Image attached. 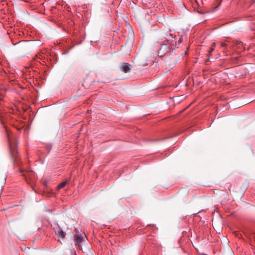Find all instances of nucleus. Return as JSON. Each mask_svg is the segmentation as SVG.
I'll use <instances>...</instances> for the list:
<instances>
[{
	"label": "nucleus",
	"mask_w": 255,
	"mask_h": 255,
	"mask_svg": "<svg viewBox=\"0 0 255 255\" xmlns=\"http://www.w3.org/2000/svg\"><path fill=\"white\" fill-rule=\"evenodd\" d=\"M10 153L12 160L15 162L18 161L19 155L17 149V143L15 139L11 137L9 135L8 137Z\"/></svg>",
	"instance_id": "f257e3e1"
},
{
	"label": "nucleus",
	"mask_w": 255,
	"mask_h": 255,
	"mask_svg": "<svg viewBox=\"0 0 255 255\" xmlns=\"http://www.w3.org/2000/svg\"><path fill=\"white\" fill-rule=\"evenodd\" d=\"M168 50L167 44H161V47L158 51V55L160 57L163 56Z\"/></svg>",
	"instance_id": "f03ea898"
},
{
	"label": "nucleus",
	"mask_w": 255,
	"mask_h": 255,
	"mask_svg": "<svg viewBox=\"0 0 255 255\" xmlns=\"http://www.w3.org/2000/svg\"><path fill=\"white\" fill-rule=\"evenodd\" d=\"M131 65L128 63H123L121 64V69L125 73H128L131 68Z\"/></svg>",
	"instance_id": "7ed1b4c3"
},
{
	"label": "nucleus",
	"mask_w": 255,
	"mask_h": 255,
	"mask_svg": "<svg viewBox=\"0 0 255 255\" xmlns=\"http://www.w3.org/2000/svg\"><path fill=\"white\" fill-rule=\"evenodd\" d=\"M83 236L81 235L77 234L75 236V242L76 245L81 243L83 241Z\"/></svg>",
	"instance_id": "20e7f679"
},
{
	"label": "nucleus",
	"mask_w": 255,
	"mask_h": 255,
	"mask_svg": "<svg viewBox=\"0 0 255 255\" xmlns=\"http://www.w3.org/2000/svg\"><path fill=\"white\" fill-rule=\"evenodd\" d=\"M215 46H216V43L215 42L213 43L210 48V50L208 52L209 56H210L211 55V53H212V52L214 50Z\"/></svg>",
	"instance_id": "39448f33"
},
{
	"label": "nucleus",
	"mask_w": 255,
	"mask_h": 255,
	"mask_svg": "<svg viewBox=\"0 0 255 255\" xmlns=\"http://www.w3.org/2000/svg\"><path fill=\"white\" fill-rule=\"evenodd\" d=\"M58 235L59 237L62 238H64L65 236V233L63 231H59Z\"/></svg>",
	"instance_id": "423d86ee"
},
{
	"label": "nucleus",
	"mask_w": 255,
	"mask_h": 255,
	"mask_svg": "<svg viewBox=\"0 0 255 255\" xmlns=\"http://www.w3.org/2000/svg\"><path fill=\"white\" fill-rule=\"evenodd\" d=\"M66 184V181H64V182L60 183L58 185L57 187L58 189H61V188L64 187L65 186Z\"/></svg>",
	"instance_id": "0eeeda50"
},
{
	"label": "nucleus",
	"mask_w": 255,
	"mask_h": 255,
	"mask_svg": "<svg viewBox=\"0 0 255 255\" xmlns=\"http://www.w3.org/2000/svg\"><path fill=\"white\" fill-rule=\"evenodd\" d=\"M221 46L222 47H225L227 46V44L226 43H224V42H222L221 43Z\"/></svg>",
	"instance_id": "6e6552de"
},
{
	"label": "nucleus",
	"mask_w": 255,
	"mask_h": 255,
	"mask_svg": "<svg viewBox=\"0 0 255 255\" xmlns=\"http://www.w3.org/2000/svg\"><path fill=\"white\" fill-rule=\"evenodd\" d=\"M167 42H168L170 45H173L172 40L170 41H169V40H167Z\"/></svg>",
	"instance_id": "1a4fd4ad"
},
{
	"label": "nucleus",
	"mask_w": 255,
	"mask_h": 255,
	"mask_svg": "<svg viewBox=\"0 0 255 255\" xmlns=\"http://www.w3.org/2000/svg\"><path fill=\"white\" fill-rule=\"evenodd\" d=\"M182 38H179L178 40L179 43H181V42H182Z\"/></svg>",
	"instance_id": "9d476101"
}]
</instances>
